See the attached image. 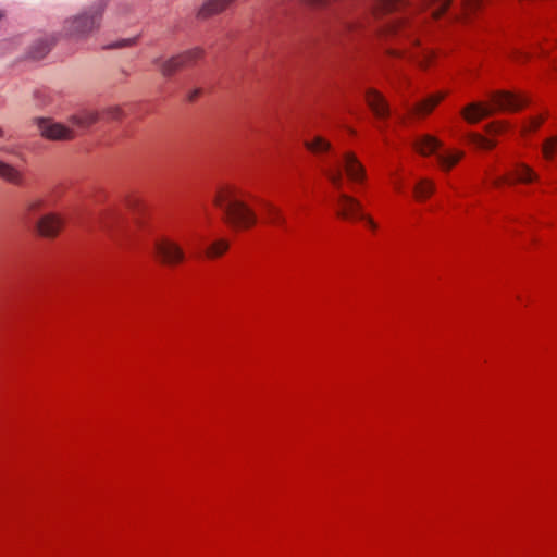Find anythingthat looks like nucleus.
<instances>
[{"label":"nucleus","instance_id":"nucleus-1","mask_svg":"<svg viewBox=\"0 0 557 557\" xmlns=\"http://www.w3.org/2000/svg\"><path fill=\"white\" fill-rule=\"evenodd\" d=\"M451 0H424L413 4L409 0H374L371 8L370 33L420 45L419 32L431 20L438 18Z\"/></svg>","mask_w":557,"mask_h":557},{"label":"nucleus","instance_id":"nucleus-2","mask_svg":"<svg viewBox=\"0 0 557 557\" xmlns=\"http://www.w3.org/2000/svg\"><path fill=\"white\" fill-rule=\"evenodd\" d=\"M324 172L333 186L338 189L336 196L338 214L347 220L360 221L367 228L375 231L376 223L363 212L360 202L342 191L346 178L356 184H361L364 181V168L357 157L352 152L333 156L324 165Z\"/></svg>","mask_w":557,"mask_h":557},{"label":"nucleus","instance_id":"nucleus-3","mask_svg":"<svg viewBox=\"0 0 557 557\" xmlns=\"http://www.w3.org/2000/svg\"><path fill=\"white\" fill-rule=\"evenodd\" d=\"M214 202L234 225L249 227L255 224L256 214L246 203L244 194L236 187L222 186L216 193Z\"/></svg>","mask_w":557,"mask_h":557},{"label":"nucleus","instance_id":"nucleus-4","mask_svg":"<svg viewBox=\"0 0 557 557\" xmlns=\"http://www.w3.org/2000/svg\"><path fill=\"white\" fill-rule=\"evenodd\" d=\"M528 104V100L518 94L510 91H496L491 96L488 103L474 102L470 103L462 111L465 120L469 123H475L495 110L518 111Z\"/></svg>","mask_w":557,"mask_h":557},{"label":"nucleus","instance_id":"nucleus-5","mask_svg":"<svg viewBox=\"0 0 557 557\" xmlns=\"http://www.w3.org/2000/svg\"><path fill=\"white\" fill-rule=\"evenodd\" d=\"M102 8L90 7L71 17L63 25L64 35L74 41H84L99 29L102 21Z\"/></svg>","mask_w":557,"mask_h":557},{"label":"nucleus","instance_id":"nucleus-6","mask_svg":"<svg viewBox=\"0 0 557 557\" xmlns=\"http://www.w3.org/2000/svg\"><path fill=\"white\" fill-rule=\"evenodd\" d=\"M442 141L435 136L425 134L416 138L414 148L423 154H436L437 162L442 170L449 171L462 158V152L458 150H442Z\"/></svg>","mask_w":557,"mask_h":557},{"label":"nucleus","instance_id":"nucleus-7","mask_svg":"<svg viewBox=\"0 0 557 557\" xmlns=\"http://www.w3.org/2000/svg\"><path fill=\"white\" fill-rule=\"evenodd\" d=\"M154 252L166 264H177L184 259L182 248L169 238L158 239L154 244Z\"/></svg>","mask_w":557,"mask_h":557},{"label":"nucleus","instance_id":"nucleus-8","mask_svg":"<svg viewBox=\"0 0 557 557\" xmlns=\"http://www.w3.org/2000/svg\"><path fill=\"white\" fill-rule=\"evenodd\" d=\"M37 131H39L42 136L50 139H71L75 136L73 128L50 120L37 119Z\"/></svg>","mask_w":557,"mask_h":557},{"label":"nucleus","instance_id":"nucleus-9","mask_svg":"<svg viewBox=\"0 0 557 557\" xmlns=\"http://www.w3.org/2000/svg\"><path fill=\"white\" fill-rule=\"evenodd\" d=\"M536 177L535 172L530 166L517 161L506 175L499 177L500 182L498 184L530 183Z\"/></svg>","mask_w":557,"mask_h":557},{"label":"nucleus","instance_id":"nucleus-10","mask_svg":"<svg viewBox=\"0 0 557 557\" xmlns=\"http://www.w3.org/2000/svg\"><path fill=\"white\" fill-rule=\"evenodd\" d=\"M202 51L198 48L187 51L177 57L171 58L160 65V69L164 75L173 74L177 69L195 62L201 58Z\"/></svg>","mask_w":557,"mask_h":557},{"label":"nucleus","instance_id":"nucleus-11","mask_svg":"<svg viewBox=\"0 0 557 557\" xmlns=\"http://www.w3.org/2000/svg\"><path fill=\"white\" fill-rule=\"evenodd\" d=\"M508 128H509V126L506 123H502V122L493 123L488 126V129H487L488 136H483L480 134H471L469 136V140L471 144H473L478 148L492 149L496 145V143L492 138V136L496 135V134L505 133L508 131Z\"/></svg>","mask_w":557,"mask_h":557},{"label":"nucleus","instance_id":"nucleus-12","mask_svg":"<svg viewBox=\"0 0 557 557\" xmlns=\"http://www.w3.org/2000/svg\"><path fill=\"white\" fill-rule=\"evenodd\" d=\"M366 99H367L369 107L371 108L373 113L376 115V117L385 119L386 116H388V114H389L388 104L386 103L384 97L379 91H376L374 89H369L366 94Z\"/></svg>","mask_w":557,"mask_h":557},{"label":"nucleus","instance_id":"nucleus-13","mask_svg":"<svg viewBox=\"0 0 557 557\" xmlns=\"http://www.w3.org/2000/svg\"><path fill=\"white\" fill-rule=\"evenodd\" d=\"M63 225V221L54 214H47L37 220V234L40 233L46 236L57 235Z\"/></svg>","mask_w":557,"mask_h":557},{"label":"nucleus","instance_id":"nucleus-14","mask_svg":"<svg viewBox=\"0 0 557 557\" xmlns=\"http://www.w3.org/2000/svg\"><path fill=\"white\" fill-rule=\"evenodd\" d=\"M447 92H437L429 96L414 107V111L419 115H426L446 97Z\"/></svg>","mask_w":557,"mask_h":557},{"label":"nucleus","instance_id":"nucleus-15","mask_svg":"<svg viewBox=\"0 0 557 557\" xmlns=\"http://www.w3.org/2000/svg\"><path fill=\"white\" fill-rule=\"evenodd\" d=\"M234 0H208L199 10V16L209 17L226 9Z\"/></svg>","mask_w":557,"mask_h":557},{"label":"nucleus","instance_id":"nucleus-16","mask_svg":"<svg viewBox=\"0 0 557 557\" xmlns=\"http://www.w3.org/2000/svg\"><path fill=\"white\" fill-rule=\"evenodd\" d=\"M98 114L94 111L83 110L71 117L73 126L79 129H84L96 123Z\"/></svg>","mask_w":557,"mask_h":557},{"label":"nucleus","instance_id":"nucleus-17","mask_svg":"<svg viewBox=\"0 0 557 557\" xmlns=\"http://www.w3.org/2000/svg\"><path fill=\"white\" fill-rule=\"evenodd\" d=\"M0 176L7 180L10 183L20 185L22 184V174L21 172L13 165L5 163L0 160Z\"/></svg>","mask_w":557,"mask_h":557},{"label":"nucleus","instance_id":"nucleus-18","mask_svg":"<svg viewBox=\"0 0 557 557\" xmlns=\"http://www.w3.org/2000/svg\"><path fill=\"white\" fill-rule=\"evenodd\" d=\"M434 193V184L430 180H420L413 189V195L417 200H425Z\"/></svg>","mask_w":557,"mask_h":557},{"label":"nucleus","instance_id":"nucleus-19","mask_svg":"<svg viewBox=\"0 0 557 557\" xmlns=\"http://www.w3.org/2000/svg\"><path fill=\"white\" fill-rule=\"evenodd\" d=\"M544 121L543 115H534L525 120L519 127V134L523 137L535 132Z\"/></svg>","mask_w":557,"mask_h":557},{"label":"nucleus","instance_id":"nucleus-20","mask_svg":"<svg viewBox=\"0 0 557 557\" xmlns=\"http://www.w3.org/2000/svg\"><path fill=\"white\" fill-rule=\"evenodd\" d=\"M307 148L313 153H324L331 150V144L321 136H315L312 140L306 143Z\"/></svg>","mask_w":557,"mask_h":557},{"label":"nucleus","instance_id":"nucleus-21","mask_svg":"<svg viewBox=\"0 0 557 557\" xmlns=\"http://www.w3.org/2000/svg\"><path fill=\"white\" fill-rule=\"evenodd\" d=\"M409 58L414 59L421 66H428L435 58V54L432 50L423 48L417 52H410Z\"/></svg>","mask_w":557,"mask_h":557},{"label":"nucleus","instance_id":"nucleus-22","mask_svg":"<svg viewBox=\"0 0 557 557\" xmlns=\"http://www.w3.org/2000/svg\"><path fill=\"white\" fill-rule=\"evenodd\" d=\"M557 150V137H548L542 146V154L545 160L550 161L554 158L555 151Z\"/></svg>","mask_w":557,"mask_h":557},{"label":"nucleus","instance_id":"nucleus-23","mask_svg":"<svg viewBox=\"0 0 557 557\" xmlns=\"http://www.w3.org/2000/svg\"><path fill=\"white\" fill-rule=\"evenodd\" d=\"M227 248L228 244L226 240L218 239L208 247L207 255L211 258H215L223 255Z\"/></svg>","mask_w":557,"mask_h":557},{"label":"nucleus","instance_id":"nucleus-24","mask_svg":"<svg viewBox=\"0 0 557 557\" xmlns=\"http://www.w3.org/2000/svg\"><path fill=\"white\" fill-rule=\"evenodd\" d=\"M261 206H262L263 211L268 215V219L272 223H274V224L281 223L282 214H281V211L278 208H276L274 205L268 203V202H262Z\"/></svg>","mask_w":557,"mask_h":557},{"label":"nucleus","instance_id":"nucleus-25","mask_svg":"<svg viewBox=\"0 0 557 557\" xmlns=\"http://www.w3.org/2000/svg\"><path fill=\"white\" fill-rule=\"evenodd\" d=\"M55 42V38L52 37L50 38L48 41L45 42V47H41V42L39 44L37 41V50H36V53H37V60L41 57H44L48 51L49 49L52 47V45Z\"/></svg>","mask_w":557,"mask_h":557},{"label":"nucleus","instance_id":"nucleus-26","mask_svg":"<svg viewBox=\"0 0 557 557\" xmlns=\"http://www.w3.org/2000/svg\"><path fill=\"white\" fill-rule=\"evenodd\" d=\"M483 0H463V10H465V14H469L470 12L476 10L481 2Z\"/></svg>","mask_w":557,"mask_h":557},{"label":"nucleus","instance_id":"nucleus-27","mask_svg":"<svg viewBox=\"0 0 557 557\" xmlns=\"http://www.w3.org/2000/svg\"><path fill=\"white\" fill-rule=\"evenodd\" d=\"M129 44H131V40H123V41H120V42H117V44H115V45H112L111 47H112V48H119V47L127 46V45H129Z\"/></svg>","mask_w":557,"mask_h":557},{"label":"nucleus","instance_id":"nucleus-28","mask_svg":"<svg viewBox=\"0 0 557 557\" xmlns=\"http://www.w3.org/2000/svg\"><path fill=\"white\" fill-rule=\"evenodd\" d=\"M327 1L329 0H310V2L315 5H322V4L326 3Z\"/></svg>","mask_w":557,"mask_h":557},{"label":"nucleus","instance_id":"nucleus-29","mask_svg":"<svg viewBox=\"0 0 557 557\" xmlns=\"http://www.w3.org/2000/svg\"><path fill=\"white\" fill-rule=\"evenodd\" d=\"M518 59H528V54L527 53H520V55L517 57Z\"/></svg>","mask_w":557,"mask_h":557},{"label":"nucleus","instance_id":"nucleus-30","mask_svg":"<svg viewBox=\"0 0 557 557\" xmlns=\"http://www.w3.org/2000/svg\"><path fill=\"white\" fill-rule=\"evenodd\" d=\"M113 111H114L113 117H119V112H120L119 109H114Z\"/></svg>","mask_w":557,"mask_h":557},{"label":"nucleus","instance_id":"nucleus-31","mask_svg":"<svg viewBox=\"0 0 557 557\" xmlns=\"http://www.w3.org/2000/svg\"><path fill=\"white\" fill-rule=\"evenodd\" d=\"M394 188H395L396 191H400V189H401V187L398 184H395Z\"/></svg>","mask_w":557,"mask_h":557},{"label":"nucleus","instance_id":"nucleus-32","mask_svg":"<svg viewBox=\"0 0 557 557\" xmlns=\"http://www.w3.org/2000/svg\"><path fill=\"white\" fill-rule=\"evenodd\" d=\"M4 136V131L0 127V137Z\"/></svg>","mask_w":557,"mask_h":557},{"label":"nucleus","instance_id":"nucleus-33","mask_svg":"<svg viewBox=\"0 0 557 557\" xmlns=\"http://www.w3.org/2000/svg\"><path fill=\"white\" fill-rule=\"evenodd\" d=\"M1 151L10 152V150L7 148H1Z\"/></svg>","mask_w":557,"mask_h":557},{"label":"nucleus","instance_id":"nucleus-34","mask_svg":"<svg viewBox=\"0 0 557 557\" xmlns=\"http://www.w3.org/2000/svg\"><path fill=\"white\" fill-rule=\"evenodd\" d=\"M2 18V14L0 13V20Z\"/></svg>","mask_w":557,"mask_h":557}]
</instances>
